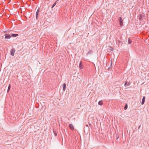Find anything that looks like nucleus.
Here are the masks:
<instances>
[{
	"label": "nucleus",
	"mask_w": 149,
	"mask_h": 149,
	"mask_svg": "<svg viewBox=\"0 0 149 149\" xmlns=\"http://www.w3.org/2000/svg\"><path fill=\"white\" fill-rule=\"evenodd\" d=\"M93 53V51L92 50H90L88 53L87 54H91Z\"/></svg>",
	"instance_id": "13"
},
{
	"label": "nucleus",
	"mask_w": 149,
	"mask_h": 149,
	"mask_svg": "<svg viewBox=\"0 0 149 149\" xmlns=\"http://www.w3.org/2000/svg\"><path fill=\"white\" fill-rule=\"evenodd\" d=\"M127 103H126V104H125V107H124V109H125V110H126V109H127Z\"/></svg>",
	"instance_id": "12"
},
{
	"label": "nucleus",
	"mask_w": 149,
	"mask_h": 149,
	"mask_svg": "<svg viewBox=\"0 0 149 149\" xmlns=\"http://www.w3.org/2000/svg\"><path fill=\"white\" fill-rule=\"evenodd\" d=\"M63 91H65V90L66 88V84L65 83L63 84Z\"/></svg>",
	"instance_id": "9"
},
{
	"label": "nucleus",
	"mask_w": 149,
	"mask_h": 149,
	"mask_svg": "<svg viewBox=\"0 0 149 149\" xmlns=\"http://www.w3.org/2000/svg\"><path fill=\"white\" fill-rule=\"evenodd\" d=\"M18 36V34H12L11 35V36L13 37H15Z\"/></svg>",
	"instance_id": "11"
},
{
	"label": "nucleus",
	"mask_w": 149,
	"mask_h": 149,
	"mask_svg": "<svg viewBox=\"0 0 149 149\" xmlns=\"http://www.w3.org/2000/svg\"><path fill=\"white\" fill-rule=\"evenodd\" d=\"M118 20L119 21V24L120 26L122 27L123 26V20L122 18L121 17H119L118 19Z\"/></svg>",
	"instance_id": "1"
},
{
	"label": "nucleus",
	"mask_w": 149,
	"mask_h": 149,
	"mask_svg": "<svg viewBox=\"0 0 149 149\" xmlns=\"http://www.w3.org/2000/svg\"><path fill=\"white\" fill-rule=\"evenodd\" d=\"M130 82H129L128 83H127V81H125L124 86H125L126 87L127 86H129L130 85Z\"/></svg>",
	"instance_id": "5"
},
{
	"label": "nucleus",
	"mask_w": 149,
	"mask_h": 149,
	"mask_svg": "<svg viewBox=\"0 0 149 149\" xmlns=\"http://www.w3.org/2000/svg\"><path fill=\"white\" fill-rule=\"evenodd\" d=\"M4 36H5V39H10V35L7 34H5L4 35Z\"/></svg>",
	"instance_id": "4"
},
{
	"label": "nucleus",
	"mask_w": 149,
	"mask_h": 149,
	"mask_svg": "<svg viewBox=\"0 0 149 149\" xmlns=\"http://www.w3.org/2000/svg\"><path fill=\"white\" fill-rule=\"evenodd\" d=\"M112 62L111 61V63H112Z\"/></svg>",
	"instance_id": "22"
},
{
	"label": "nucleus",
	"mask_w": 149,
	"mask_h": 149,
	"mask_svg": "<svg viewBox=\"0 0 149 149\" xmlns=\"http://www.w3.org/2000/svg\"><path fill=\"white\" fill-rule=\"evenodd\" d=\"M145 97H143L142 99V102H141V104L142 105H143L144 103L145 100Z\"/></svg>",
	"instance_id": "8"
},
{
	"label": "nucleus",
	"mask_w": 149,
	"mask_h": 149,
	"mask_svg": "<svg viewBox=\"0 0 149 149\" xmlns=\"http://www.w3.org/2000/svg\"><path fill=\"white\" fill-rule=\"evenodd\" d=\"M139 20H141V17H139Z\"/></svg>",
	"instance_id": "18"
},
{
	"label": "nucleus",
	"mask_w": 149,
	"mask_h": 149,
	"mask_svg": "<svg viewBox=\"0 0 149 149\" xmlns=\"http://www.w3.org/2000/svg\"><path fill=\"white\" fill-rule=\"evenodd\" d=\"M10 87H11L10 85V84H9L8 86V91H7L8 92L10 90Z\"/></svg>",
	"instance_id": "15"
},
{
	"label": "nucleus",
	"mask_w": 149,
	"mask_h": 149,
	"mask_svg": "<svg viewBox=\"0 0 149 149\" xmlns=\"http://www.w3.org/2000/svg\"><path fill=\"white\" fill-rule=\"evenodd\" d=\"M86 127H88V125L87 124V125H86Z\"/></svg>",
	"instance_id": "20"
},
{
	"label": "nucleus",
	"mask_w": 149,
	"mask_h": 149,
	"mask_svg": "<svg viewBox=\"0 0 149 149\" xmlns=\"http://www.w3.org/2000/svg\"><path fill=\"white\" fill-rule=\"evenodd\" d=\"M79 68L80 69H83V65L81 61H80L79 63Z\"/></svg>",
	"instance_id": "6"
},
{
	"label": "nucleus",
	"mask_w": 149,
	"mask_h": 149,
	"mask_svg": "<svg viewBox=\"0 0 149 149\" xmlns=\"http://www.w3.org/2000/svg\"><path fill=\"white\" fill-rule=\"evenodd\" d=\"M53 132H54V135L55 136H57V133H56V132H55V131H54V130H53Z\"/></svg>",
	"instance_id": "17"
},
{
	"label": "nucleus",
	"mask_w": 149,
	"mask_h": 149,
	"mask_svg": "<svg viewBox=\"0 0 149 149\" xmlns=\"http://www.w3.org/2000/svg\"><path fill=\"white\" fill-rule=\"evenodd\" d=\"M132 41L129 39H128V43L129 44H130L132 43Z\"/></svg>",
	"instance_id": "14"
},
{
	"label": "nucleus",
	"mask_w": 149,
	"mask_h": 149,
	"mask_svg": "<svg viewBox=\"0 0 149 149\" xmlns=\"http://www.w3.org/2000/svg\"><path fill=\"white\" fill-rule=\"evenodd\" d=\"M58 1V0H57L56 1L53 5V7H54L56 4V2Z\"/></svg>",
	"instance_id": "16"
},
{
	"label": "nucleus",
	"mask_w": 149,
	"mask_h": 149,
	"mask_svg": "<svg viewBox=\"0 0 149 149\" xmlns=\"http://www.w3.org/2000/svg\"><path fill=\"white\" fill-rule=\"evenodd\" d=\"M141 126V125H139V128H139V129L140 128V127Z\"/></svg>",
	"instance_id": "19"
},
{
	"label": "nucleus",
	"mask_w": 149,
	"mask_h": 149,
	"mask_svg": "<svg viewBox=\"0 0 149 149\" xmlns=\"http://www.w3.org/2000/svg\"><path fill=\"white\" fill-rule=\"evenodd\" d=\"M40 8H39L37 10V12H36V19L37 20H38V15H39V13L40 12Z\"/></svg>",
	"instance_id": "2"
},
{
	"label": "nucleus",
	"mask_w": 149,
	"mask_h": 149,
	"mask_svg": "<svg viewBox=\"0 0 149 149\" xmlns=\"http://www.w3.org/2000/svg\"><path fill=\"white\" fill-rule=\"evenodd\" d=\"M98 104L100 105H102L103 104L102 100L100 101L98 103Z\"/></svg>",
	"instance_id": "10"
},
{
	"label": "nucleus",
	"mask_w": 149,
	"mask_h": 149,
	"mask_svg": "<svg viewBox=\"0 0 149 149\" xmlns=\"http://www.w3.org/2000/svg\"><path fill=\"white\" fill-rule=\"evenodd\" d=\"M69 127L71 130H74V127L73 125L72 124H70L69 125Z\"/></svg>",
	"instance_id": "7"
},
{
	"label": "nucleus",
	"mask_w": 149,
	"mask_h": 149,
	"mask_svg": "<svg viewBox=\"0 0 149 149\" xmlns=\"http://www.w3.org/2000/svg\"><path fill=\"white\" fill-rule=\"evenodd\" d=\"M15 52V49L14 48H13L11 50L10 54L12 56H13L14 55Z\"/></svg>",
	"instance_id": "3"
},
{
	"label": "nucleus",
	"mask_w": 149,
	"mask_h": 149,
	"mask_svg": "<svg viewBox=\"0 0 149 149\" xmlns=\"http://www.w3.org/2000/svg\"><path fill=\"white\" fill-rule=\"evenodd\" d=\"M54 7H53V6H52V7H51V8H52Z\"/></svg>",
	"instance_id": "21"
}]
</instances>
